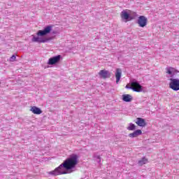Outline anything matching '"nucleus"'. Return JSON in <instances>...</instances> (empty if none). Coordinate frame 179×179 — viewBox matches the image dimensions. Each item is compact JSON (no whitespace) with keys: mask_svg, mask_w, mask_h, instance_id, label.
Listing matches in <instances>:
<instances>
[{"mask_svg":"<svg viewBox=\"0 0 179 179\" xmlns=\"http://www.w3.org/2000/svg\"><path fill=\"white\" fill-rule=\"evenodd\" d=\"M78 155L72 154L62 164L53 171L48 172V176H62V174H68L69 170L75 171L76 166H78Z\"/></svg>","mask_w":179,"mask_h":179,"instance_id":"nucleus-1","label":"nucleus"},{"mask_svg":"<svg viewBox=\"0 0 179 179\" xmlns=\"http://www.w3.org/2000/svg\"><path fill=\"white\" fill-rule=\"evenodd\" d=\"M166 77L169 79V89L173 90V92H178L179 90V79L175 78L177 73H179V71L173 67L166 68Z\"/></svg>","mask_w":179,"mask_h":179,"instance_id":"nucleus-2","label":"nucleus"},{"mask_svg":"<svg viewBox=\"0 0 179 179\" xmlns=\"http://www.w3.org/2000/svg\"><path fill=\"white\" fill-rule=\"evenodd\" d=\"M52 30V26H46L43 30L37 31L36 35H31L32 43H48L50 38L45 37L47 34H50Z\"/></svg>","mask_w":179,"mask_h":179,"instance_id":"nucleus-3","label":"nucleus"},{"mask_svg":"<svg viewBox=\"0 0 179 179\" xmlns=\"http://www.w3.org/2000/svg\"><path fill=\"white\" fill-rule=\"evenodd\" d=\"M131 86L126 85V89H131L134 92H136L137 93H141V92H143V87L136 81V80H132L131 81Z\"/></svg>","mask_w":179,"mask_h":179,"instance_id":"nucleus-4","label":"nucleus"},{"mask_svg":"<svg viewBox=\"0 0 179 179\" xmlns=\"http://www.w3.org/2000/svg\"><path fill=\"white\" fill-rule=\"evenodd\" d=\"M132 16L129 15V10H125L121 12L120 16L122 20L127 23V22H129V20H132L133 19H135V17H137L138 14H136V12H133L131 13Z\"/></svg>","mask_w":179,"mask_h":179,"instance_id":"nucleus-5","label":"nucleus"},{"mask_svg":"<svg viewBox=\"0 0 179 179\" xmlns=\"http://www.w3.org/2000/svg\"><path fill=\"white\" fill-rule=\"evenodd\" d=\"M139 27H146L148 26V18L145 15H141L137 20Z\"/></svg>","mask_w":179,"mask_h":179,"instance_id":"nucleus-6","label":"nucleus"},{"mask_svg":"<svg viewBox=\"0 0 179 179\" xmlns=\"http://www.w3.org/2000/svg\"><path fill=\"white\" fill-rule=\"evenodd\" d=\"M61 61V55H57L49 59L48 62V65H55V64H58Z\"/></svg>","mask_w":179,"mask_h":179,"instance_id":"nucleus-7","label":"nucleus"},{"mask_svg":"<svg viewBox=\"0 0 179 179\" xmlns=\"http://www.w3.org/2000/svg\"><path fill=\"white\" fill-rule=\"evenodd\" d=\"M99 75L101 78H103V79H107L111 76L110 71L106 70H101L99 73Z\"/></svg>","mask_w":179,"mask_h":179,"instance_id":"nucleus-8","label":"nucleus"},{"mask_svg":"<svg viewBox=\"0 0 179 179\" xmlns=\"http://www.w3.org/2000/svg\"><path fill=\"white\" fill-rule=\"evenodd\" d=\"M122 76V70L121 69H116V71L115 73V76L116 78V84L118 85L120 83V80H121V76Z\"/></svg>","mask_w":179,"mask_h":179,"instance_id":"nucleus-9","label":"nucleus"},{"mask_svg":"<svg viewBox=\"0 0 179 179\" xmlns=\"http://www.w3.org/2000/svg\"><path fill=\"white\" fill-rule=\"evenodd\" d=\"M136 124H138V127H146V122L145 121V119L142 117H138Z\"/></svg>","mask_w":179,"mask_h":179,"instance_id":"nucleus-10","label":"nucleus"},{"mask_svg":"<svg viewBox=\"0 0 179 179\" xmlns=\"http://www.w3.org/2000/svg\"><path fill=\"white\" fill-rule=\"evenodd\" d=\"M122 99L126 103H131V101L134 99L131 94H123L122 96Z\"/></svg>","mask_w":179,"mask_h":179,"instance_id":"nucleus-11","label":"nucleus"},{"mask_svg":"<svg viewBox=\"0 0 179 179\" xmlns=\"http://www.w3.org/2000/svg\"><path fill=\"white\" fill-rule=\"evenodd\" d=\"M142 134V130L138 129L129 134V138H138Z\"/></svg>","mask_w":179,"mask_h":179,"instance_id":"nucleus-12","label":"nucleus"},{"mask_svg":"<svg viewBox=\"0 0 179 179\" xmlns=\"http://www.w3.org/2000/svg\"><path fill=\"white\" fill-rule=\"evenodd\" d=\"M30 111L33 113V114L40 115L43 111L39 108H37L36 106H32L30 109Z\"/></svg>","mask_w":179,"mask_h":179,"instance_id":"nucleus-13","label":"nucleus"},{"mask_svg":"<svg viewBox=\"0 0 179 179\" xmlns=\"http://www.w3.org/2000/svg\"><path fill=\"white\" fill-rule=\"evenodd\" d=\"M128 131H135L136 129V126L133 123H129L127 127Z\"/></svg>","mask_w":179,"mask_h":179,"instance_id":"nucleus-14","label":"nucleus"},{"mask_svg":"<svg viewBox=\"0 0 179 179\" xmlns=\"http://www.w3.org/2000/svg\"><path fill=\"white\" fill-rule=\"evenodd\" d=\"M148 163V159L145 157H143L141 160L138 161L139 166H143V164H146Z\"/></svg>","mask_w":179,"mask_h":179,"instance_id":"nucleus-15","label":"nucleus"},{"mask_svg":"<svg viewBox=\"0 0 179 179\" xmlns=\"http://www.w3.org/2000/svg\"><path fill=\"white\" fill-rule=\"evenodd\" d=\"M95 160L98 162L100 163L101 162V157H100V156L97 155L95 156Z\"/></svg>","mask_w":179,"mask_h":179,"instance_id":"nucleus-16","label":"nucleus"},{"mask_svg":"<svg viewBox=\"0 0 179 179\" xmlns=\"http://www.w3.org/2000/svg\"><path fill=\"white\" fill-rule=\"evenodd\" d=\"M15 59H16V56H15V55L11 56L10 58V61H11L12 62H13V61H15Z\"/></svg>","mask_w":179,"mask_h":179,"instance_id":"nucleus-17","label":"nucleus"},{"mask_svg":"<svg viewBox=\"0 0 179 179\" xmlns=\"http://www.w3.org/2000/svg\"><path fill=\"white\" fill-rule=\"evenodd\" d=\"M72 171H73V170L71 171V173H72Z\"/></svg>","mask_w":179,"mask_h":179,"instance_id":"nucleus-18","label":"nucleus"},{"mask_svg":"<svg viewBox=\"0 0 179 179\" xmlns=\"http://www.w3.org/2000/svg\"><path fill=\"white\" fill-rule=\"evenodd\" d=\"M0 87H1V81H0Z\"/></svg>","mask_w":179,"mask_h":179,"instance_id":"nucleus-19","label":"nucleus"}]
</instances>
